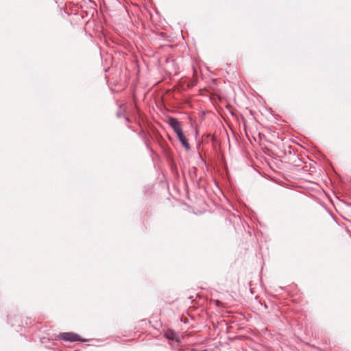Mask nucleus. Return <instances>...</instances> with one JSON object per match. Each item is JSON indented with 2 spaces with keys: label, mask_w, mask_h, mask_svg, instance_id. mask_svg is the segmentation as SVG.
<instances>
[{
  "label": "nucleus",
  "mask_w": 351,
  "mask_h": 351,
  "mask_svg": "<svg viewBox=\"0 0 351 351\" xmlns=\"http://www.w3.org/2000/svg\"><path fill=\"white\" fill-rule=\"evenodd\" d=\"M215 304L217 306H219L221 302L219 300H215Z\"/></svg>",
  "instance_id": "obj_6"
},
{
  "label": "nucleus",
  "mask_w": 351,
  "mask_h": 351,
  "mask_svg": "<svg viewBox=\"0 0 351 351\" xmlns=\"http://www.w3.org/2000/svg\"><path fill=\"white\" fill-rule=\"evenodd\" d=\"M177 136H178V139L181 142L182 145L184 146V147L186 149L189 150L190 149V145L188 143V141H187L186 136H184V134L183 133V131L182 132L178 134Z\"/></svg>",
  "instance_id": "obj_3"
},
{
  "label": "nucleus",
  "mask_w": 351,
  "mask_h": 351,
  "mask_svg": "<svg viewBox=\"0 0 351 351\" xmlns=\"http://www.w3.org/2000/svg\"><path fill=\"white\" fill-rule=\"evenodd\" d=\"M125 119L127 121H129V119L128 117H125Z\"/></svg>",
  "instance_id": "obj_7"
},
{
  "label": "nucleus",
  "mask_w": 351,
  "mask_h": 351,
  "mask_svg": "<svg viewBox=\"0 0 351 351\" xmlns=\"http://www.w3.org/2000/svg\"><path fill=\"white\" fill-rule=\"evenodd\" d=\"M59 339L64 341L75 342V341H85L79 335L74 332H60L57 337Z\"/></svg>",
  "instance_id": "obj_1"
},
{
  "label": "nucleus",
  "mask_w": 351,
  "mask_h": 351,
  "mask_svg": "<svg viewBox=\"0 0 351 351\" xmlns=\"http://www.w3.org/2000/svg\"><path fill=\"white\" fill-rule=\"evenodd\" d=\"M168 123L176 134L182 132V128L179 121L174 117H169Z\"/></svg>",
  "instance_id": "obj_2"
},
{
  "label": "nucleus",
  "mask_w": 351,
  "mask_h": 351,
  "mask_svg": "<svg viewBox=\"0 0 351 351\" xmlns=\"http://www.w3.org/2000/svg\"><path fill=\"white\" fill-rule=\"evenodd\" d=\"M119 111L117 112V115L118 117H121L122 116H123V112L121 109V106H119Z\"/></svg>",
  "instance_id": "obj_5"
},
{
  "label": "nucleus",
  "mask_w": 351,
  "mask_h": 351,
  "mask_svg": "<svg viewBox=\"0 0 351 351\" xmlns=\"http://www.w3.org/2000/svg\"><path fill=\"white\" fill-rule=\"evenodd\" d=\"M165 337L169 339L174 340L175 337H176V333L173 331H170V332L165 333Z\"/></svg>",
  "instance_id": "obj_4"
}]
</instances>
